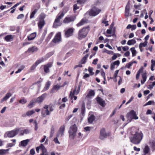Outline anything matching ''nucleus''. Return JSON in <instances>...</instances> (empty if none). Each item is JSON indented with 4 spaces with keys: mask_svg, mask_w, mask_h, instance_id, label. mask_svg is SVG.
<instances>
[{
    "mask_svg": "<svg viewBox=\"0 0 155 155\" xmlns=\"http://www.w3.org/2000/svg\"><path fill=\"white\" fill-rule=\"evenodd\" d=\"M61 33L59 32L56 34L52 41L54 43H58L61 41Z\"/></svg>",
    "mask_w": 155,
    "mask_h": 155,
    "instance_id": "obj_10",
    "label": "nucleus"
},
{
    "mask_svg": "<svg viewBox=\"0 0 155 155\" xmlns=\"http://www.w3.org/2000/svg\"><path fill=\"white\" fill-rule=\"evenodd\" d=\"M104 52H106L108 54H113V51H109V50H107L106 49H104Z\"/></svg>",
    "mask_w": 155,
    "mask_h": 155,
    "instance_id": "obj_49",
    "label": "nucleus"
},
{
    "mask_svg": "<svg viewBox=\"0 0 155 155\" xmlns=\"http://www.w3.org/2000/svg\"><path fill=\"white\" fill-rule=\"evenodd\" d=\"M119 72V70H116L114 73V77L115 78H116L117 77V75L118 74Z\"/></svg>",
    "mask_w": 155,
    "mask_h": 155,
    "instance_id": "obj_64",
    "label": "nucleus"
},
{
    "mask_svg": "<svg viewBox=\"0 0 155 155\" xmlns=\"http://www.w3.org/2000/svg\"><path fill=\"white\" fill-rule=\"evenodd\" d=\"M27 102V100L25 98H23L20 100L19 101V102L20 103L23 104H25Z\"/></svg>",
    "mask_w": 155,
    "mask_h": 155,
    "instance_id": "obj_50",
    "label": "nucleus"
},
{
    "mask_svg": "<svg viewBox=\"0 0 155 155\" xmlns=\"http://www.w3.org/2000/svg\"><path fill=\"white\" fill-rule=\"evenodd\" d=\"M12 94L10 92H8L5 95V96L2 98L1 100V102H2L7 100L11 96Z\"/></svg>",
    "mask_w": 155,
    "mask_h": 155,
    "instance_id": "obj_20",
    "label": "nucleus"
},
{
    "mask_svg": "<svg viewBox=\"0 0 155 155\" xmlns=\"http://www.w3.org/2000/svg\"><path fill=\"white\" fill-rule=\"evenodd\" d=\"M21 128H16L6 132L4 134L5 137H13L16 136L20 131Z\"/></svg>",
    "mask_w": 155,
    "mask_h": 155,
    "instance_id": "obj_5",
    "label": "nucleus"
},
{
    "mask_svg": "<svg viewBox=\"0 0 155 155\" xmlns=\"http://www.w3.org/2000/svg\"><path fill=\"white\" fill-rule=\"evenodd\" d=\"M96 100L97 102L103 107H104L105 105L104 101L102 99L99 97H97L96 98Z\"/></svg>",
    "mask_w": 155,
    "mask_h": 155,
    "instance_id": "obj_15",
    "label": "nucleus"
},
{
    "mask_svg": "<svg viewBox=\"0 0 155 155\" xmlns=\"http://www.w3.org/2000/svg\"><path fill=\"white\" fill-rule=\"evenodd\" d=\"M85 23L84 20L82 19L79 23L77 24V25L78 27H79L84 25Z\"/></svg>",
    "mask_w": 155,
    "mask_h": 155,
    "instance_id": "obj_43",
    "label": "nucleus"
},
{
    "mask_svg": "<svg viewBox=\"0 0 155 155\" xmlns=\"http://www.w3.org/2000/svg\"><path fill=\"white\" fill-rule=\"evenodd\" d=\"M46 17V15L44 13H41L39 16V20H44Z\"/></svg>",
    "mask_w": 155,
    "mask_h": 155,
    "instance_id": "obj_40",
    "label": "nucleus"
},
{
    "mask_svg": "<svg viewBox=\"0 0 155 155\" xmlns=\"http://www.w3.org/2000/svg\"><path fill=\"white\" fill-rule=\"evenodd\" d=\"M155 102L153 101H149L148 102L146 103L145 104V106H147L148 105H150L151 104L154 105Z\"/></svg>",
    "mask_w": 155,
    "mask_h": 155,
    "instance_id": "obj_48",
    "label": "nucleus"
},
{
    "mask_svg": "<svg viewBox=\"0 0 155 155\" xmlns=\"http://www.w3.org/2000/svg\"><path fill=\"white\" fill-rule=\"evenodd\" d=\"M150 145L153 147L154 149H155V142L152 141L150 143Z\"/></svg>",
    "mask_w": 155,
    "mask_h": 155,
    "instance_id": "obj_60",
    "label": "nucleus"
},
{
    "mask_svg": "<svg viewBox=\"0 0 155 155\" xmlns=\"http://www.w3.org/2000/svg\"><path fill=\"white\" fill-rule=\"evenodd\" d=\"M133 64V62H130L126 64V67L128 68H129Z\"/></svg>",
    "mask_w": 155,
    "mask_h": 155,
    "instance_id": "obj_54",
    "label": "nucleus"
},
{
    "mask_svg": "<svg viewBox=\"0 0 155 155\" xmlns=\"http://www.w3.org/2000/svg\"><path fill=\"white\" fill-rule=\"evenodd\" d=\"M83 136V134L81 132H79L78 134L77 137L79 139H81L82 138Z\"/></svg>",
    "mask_w": 155,
    "mask_h": 155,
    "instance_id": "obj_57",
    "label": "nucleus"
},
{
    "mask_svg": "<svg viewBox=\"0 0 155 155\" xmlns=\"http://www.w3.org/2000/svg\"><path fill=\"white\" fill-rule=\"evenodd\" d=\"M35 112V111L33 110L28 111L27 112V116H31L33 114H34Z\"/></svg>",
    "mask_w": 155,
    "mask_h": 155,
    "instance_id": "obj_42",
    "label": "nucleus"
},
{
    "mask_svg": "<svg viewBox=\"0 0 155 155\" xmlns=\"http://www.w3.org/2000/svg\"><path fill=\"white\" fill-rule=\"evenodd\" d=\"M45 24L44 20H40L38 23V25L39 28L41 29L44 26Z\"/></svg>",
    "mask_w": 155,
    "mask_h": 155,
    "instance_id": "obj_26",
    "label": "nucleus"
},
{
    "mask_svg": "<svg viewBox=\"0 0 155 155\" xmlns=\"http://www.w3.org/2000/svg\"><path fill=\"white\" fill-rule=\"evenodd\" d=\"M143 136V134L141 131H137L130 137V141L134 144H138L142 140Z\"/></svg>",
    "mask_w": 155,
    "mask_h": 155,
    "instance_id": "obj_1",
    "label": "nucleus"
},
{
    "mask_svg": "<svg viewBox=\"0 0 155 155\" xmlns=\"http://www.w3.org/2000/svg\"><path fill=\"white\" fill-rule=\"evenodd\" d=\"M36 36V33L34 32L29 35L27 37L28 40L31 41L33 40Z\"/></svg>",
    "mask_w": 155,
    "mask_h": 155,
    "instance_id": "obj_19",
    "label": "nucleus"
},
{
    "mask_svg": "<svg viewBox=\"0 0 155 155\" xmlns=\"http://www.w3.org/2000/svg\"><path fill=\"white\" fill-rule=\"evenodd\" d=\"M88 71L91 75H93L94 73L93 72V68H92L89 67L88 68Z\"/></svg>",
    "mask_w": 155,
    "mask_h": 155,
    "instance_id": "obj_52",
    "label": "nucleus"
},
{
    "mask_svg": "<svg viewBox=\"0 0 155 155\" xmlns=\"http://www.w3.org/2000/svg\"><path fill=\"white\" fill-rule=\"evenodd\" d=\"M87 57L86 56H84L81 60L80 62L81 64H84L86 63V60Z\"/></svg>",
    "mask_w": 155,
    "mask_h": 155,
    "instance_id": "obj_47",
    "label": "nucleus"
},
{
    "mask_svg": "<svg viewBox=\"0 0 155 155\" xmlns=\"http://www.w3.org/2000/svg\"><path fill=\"white\" fill-rule=\"evenodd\" d=\"M62 23L60 22V21L55 19L54 22L53 26L54 28H57L58 27L61 26Z\"/></svg>",
    "mask_w": 155,
    "mask_h": 155,
    "instance_id": "obj_18",
    "label": "nucleus"
},
{
    "mask_svg": "<svg viewBox=\"0 0 155 155\" xmlns=\"http://www.w3.org/2000/svg\"><path fill=\"white\" fill-rule=\"evenodd\" d=\"M64 14L63 12H60L57 15L56 19L60 21V20L64 17Z\"/></svg>",
    "mask_w": 155,
    "mask_h": 155,
    "instance_id": "obj_24",
    "label": "nucleus"
},
{
    "mask_svg": "<svg viewBox=\"0 0 155 155\" xmlns=\"http://www.w3.org/2000/svg\"><path fill=\"white\" fill-rule=\"evenodd\" d=\"M14 38V36L12 35H8L4 38L5 40L7 42L12 41Z\"/></svg>",
    "mask_w": 155,
    "mask_h": 155,
    "instance_id": "obj_17",
    "label": "nucleus"
},
{
    "mask_svg": "<svg viewBox=\"0 0 155 155\" xmlns=\"http://www.w3.org/2000/svg\"><path fill=\"white\" fill-rule=\"evenodd\" d=\"M20 131H21V135H23L24 134H27L29 133V131L28 130H21V129Z\"/></svg>",
    "mask_w": 155,
    "mask_h": 155,
    "instance_id": "obj_45",
    "label": "nucleus"
},
{
    "mask_svg": "<svg viewBox=\"0 0 155 155\" xmlns=\"http://www.w3.org/2000/svg\"><path fill=\"white\" fill-rule=\"evenodd\" d=\"M136 42L135 40L132 39L128 40L127 42V44L129 45H134Z\"/></svg>",
    "mask_w": 155,
    "mask_h": 155,
    "instance_id": "obj_30",
    "label": "nucleus"
},
{
    "mask_svg": "<svg viewBox=\"0 0 155 155\" xmlns=\"http://www.w3.org/2000/svg\"><path fill=\"white\" fill-rule=\"evenodd\" d=\"M101 11V10L95 7H94L89 11V14L91 16H95L99 14Z\"/></svg>",
    "mask_w": 155,
    "mask_h": 155,
    "instance_id": "obj_7",
    "label": "nucleus"
},
{
    "mask_svg": "<svg viewBox=\"0 0 155 155\" xmlns=\"http://www.w3.org/2000/svg\"><path fill=\"white\" fill-rule=\"evenodd\" d=\"M45 96L46 94H43L36 99V102L39 104H41L44 100Z\"/></svg>",
    "mask_w": 155,
    "mask_h": 155,
    "instance_id": "obj_14",
    "label": "nucleus"
},
{
    "mask_svg": "<svg viewBox=\"0 0 155 155\" xmlns=\"http://www.w3.org/2000/svg\"><path fill=\"white\" fill-rule=\"evenodd\" d=\"M64 14L63 12H60L57 15L56 19L60 21V20L64 17Z\"/></svg>",
    "mask_w": 155,
    "mask_h": 155,
    "instance_id": "obj_23",
    "label": "nucleus"
},
{
    "mask_svg": "<svg viewBox=\"0 0 155 155\" xmlns=\"http://www.w3.org/2000/svg\"><path fill=\"white\" fill-rule=\"evenodd\" d=\"M54 54V52H51L47 54L46 55V58H48L50 57V56L53 55Z\"/></svg>",
    "mask_w": 155,
    "mask_h": 155,
    "instance_id": "obj_51",
    "label": "nucleus"
},
{
    "mask_svg": "<svg viewBox=\"0 0 155 155\" xmlns=\"http://www.w3.org/2000/svg\"><path fill=\"white\" fill-rule=\"evenodd\" d=\"M77 131V128L75 124L70 127L68 130L69 136L70 139L73 140L75 138Z\"/></svg>",
    "mask_w": 155,
    "mask_h": 155,
    "instance_id": "obj_2",
    "label": "nucleus"
},
{
    "mask_svg": "<svg viewBox=\"0 0 155 155\" xmlns=\"http://www.w3.org/2000/svg\"><path fill=\"white\" fill-rule=\"evenodd\" d=\"M51 82L50 81H48L45 84V85L44 88V90L45 91H46L48 89L50 85Z\"/></svg>",
    "mask_w": 155,
    "mask_h": 155,
    "instance_id": "obj_33",
    "label": "nucleus"
},
{
    "mask_svg": "<svg viewBox=\"0 0 155 155\" xmlns=\"http://www.w3.org/2000/svg\"><path fill=\"white\" fill-rule=\"evenodd\" d=\"M9 149H1L0 150V155H3L6 153Z\"/></svg>",
    "mask_w": 155,
    "mask_h": 155,
    "instance_id": "obj_36",
    "label": "nucleus"
},
{
    "mask_svg": "<svg viewBox=\"0 0 155 155\" xmlns=\"http://www.w3.org/2000/svg\"><path fill=\"white\" fill-rule=\"evenodd\" d=\"M147 41H145L143 43H141L139 45V48L140 50H141V48L143 47H145L147 45Z\"/></svg>",
    "mask_w": 155,
    "mask_h": 155,
    "instance_id": "obj_35",
    "label": "nucleus"
},
{
    "mask_svg": "<svg viewBox=\"0 0 155 155\" xmlns=\"http://www.w3.org/2000/svg\"><path fill=\"white\" fill-rule=\"evenodd\" d=\"M53 106L45 105L41 110V114L44 116H45V115H49L50 114V112L53 111Z\"/></svg>",
    "mask_w": 155,
    "mask_h": 155,
    "instance_id": "obj_4",
    "label": "nucleus"
},
{
    "mask_svg": "<svg viewBox=\"0 0 155 155\" xmlns=\"http://www.w3.org/2000/svg\"><path fill=\"white\" fill-rule=\"evenodd\" d=\"M29 141L30 140L28 139L21 141L19 145H21L22 147H25L28 144Z\"/></svg>",
    "mask_w": 155,
    "mask_h": 155,
    "instance_id": "obj_21",
    "label": "nucleus"
},
{
    "mask_svg": "<svg viewBox=\"0 0 155 155\" xmlns=\"http://www.w3.org/2000/svg\"><path fill=\"white\" fill-rule=\"evenodd\" d=\"M95 119L94 116L93 115H91L89 116L88 121L89 123H91Z\"/></svg>",
    "mask_w": 155,
    "mask_h": 155,
    "instance_id": "obj_29",
    "label": "nucleus"
},
{
    "mask_svg": "<svg viewBox=\"0 0 155 155\" xmlns=\"http://www.w3.org/2000/svg\"><path fill=\"white\" fill-rule=\"evenodd\" d=\"M89 29L88 27H84L80 30L78 31V38L81 40L85 38L89 32Z\"/></svg>",
    "mask_w": 155,
    "mask_h": 155,
    "instance_id": "obj_3",
    "label": "nucleus"
},
{
    "mask_svg": "<svg viewBox=\"0 0 155 155\" xmlns=\"http://www.w3.org/2000/svg\"><path fill=\"white\" fill-rule=\"evenodd\" d=\"M130 5L127 4L125 8V15L128 16L129 14Z\"/></svg>",
    "mask_w": 155,
    "mask_h": 155,
    "instance_id": "obj_28",
    "label": "nucleus"
},
{
    "mask_svg": "<svg viewBox=\"0 0 155 155\" xmlns=\"http://www.w3.org/2000/svg\"><path fill=\"white\" fill-rule=\"evenodd\" d=\"M130 50L132 52V56L134 57L135 56L136 54V51L135 49L134 48H130Z\"/></svg>",
    "mask_w": 155,
    "mask_h": 155,
    "instance_id": "obj_38",
    "label": "nucleus"
},
{
    "mask_svg": "<svg viewBox=\"0 0 155 155\" xmlns=\"http://www.w3.org/2000/svg\"><path fill=\"white\" fill-rule=\"evenodd\" d=\"M129 49V47L127 46H126L122 47L123 50L124 51H127Z\"/></svg>",
    "mask_w": 155,
    "mask_h": 155,
    "instance_id": "obj_61",
    "label": "nucleus"
},
{
    "mask_svg": "<svg viewBox=\"0 0 155 155\" xmlns=\"http://www.w3.org/2000/svg\"><path fill=\"white\" fill-rule=\"evenodd\" d=\"M74 95H75L73 93H72V92H71V93L70 94V96H71V99L72 100L73 99H74V100H76L77 99V97L75 96Z\"/></svg>",
    "mask_w": 155,
    "mask_h": 155,
    "instance_id": "obj_41",
    "label": "nucleus"
},
{
    "mask_svg": "<svg viewBox=\"0 0 155 155\" xmlns=\"http://www.w3.org/2000/svg\"><path fill=\"white\" fill-rule=\"evenodd\" d=\"M74 29L73 28L68 29L65 32V36L66 37L68 38L73 35Z\"/></svg>",
    "mask_w": 155,
    "mask_h": 155,
    "instance_id": "obj_9",
    "label": "nucleus"
},
{
    "mask_svg": "<svg viewBox=\"0 0 155 155\" xmlns=\"http://www.w3.org/2000/svg\"><path fill=\"white\" fill-rule=\"evenodd\" d=\"M52 64L50 62L46 65L44 66V71L45 73H48L49 72V68L52 66Z\"/></svg>",
    "mask_w": 155,
    "mask_h": 155,
    "instance_id": "obj_13",
    "label": "nucleus"
},
{
    "mask_svg": "<svg viewBox=\"0 0 155 155\" xmlns=\"http://www.w3.org/2000/svg\"><path fill=\"white\" fill-rule=\"evenodd\" d=\"M108 21L106 20V18L105 17L103 18V20L102 21V23L105 24V26H107L109 25V24L108 23Z\"/></svg>",
    "mask_w": 155,
    "mask_h": 155,
    "instance_id": "obj_44",
    "label": "nucleus"
},
{
    "mask_svg": "<svg viewBox=\"0 0 155 155\" xmlns=\"http://www.w3.org/2000/svg\"><path fill=\"white\" fill-rule=\"evenodd\" d=\"M74 11L75 12L79 8V7L76 4L74 5L73 6Z\"/></svg>",
    "mask_w": 155,
    "mask_h": 155,
    "instance_id": "obj_63",
    "label": "nucleus"
},
{
    "mask_svg": "<svg viewBox=\"0 0 155 155\" xmlns=\"http://www.w3.org/2000/svg\"><path fill=\"white\" fill-rule=\"evenodd\" d=\"M95 93L94 91L91 90L88 92L86 98L89 100L94 96Z\"/></svg>",
    "mask_w": 155,
    "mask_h": 155,
    "instance_id": "obj_12",
    "label": "nucleus"
},
{
    "mask_svg": "<svg viewBox=\"0 0 155 155\" xmlns=\"http://www.w3.org/2000/svg\"><path fill=\"white\" fill-rule=\"evenodd\" d=\"M61 87V86L60 85L58 84L54 85L52 89L51 92H54L55 90L57 91Z\"/></svg>",
    "mask_w": 155,
    "mask_h": 155,
    "instance_id": "obj_27",
    "label": "nucleus"
},
{
    "mask_svg": "<svg viewBox=\"0 0 155 155\" xmlns=\"http://www.w3.org/2000/svg\"><path fill=\"white\" fill-rule=\"evenodd\" d=\"M15 145V144L12 143H8L7 144L6 146L7 147H12Z\"/></svg>",
    "mask_w": 155,
    "mask_h": 155,
    "instance_id": "obj_58",
    "label": "nucleus"
},
{
    "mask_svg": "<svg viewBox=\"0 0 155 155\" xmlns=\"http://www.w3.org/2000/svg\"><path fill=\"white\" fill-rule=\"evenodd\" d=\"M37 11V10L35 9L33 12H32L30 16V18H32L34 17Z\"/></svg>",
    "mask_w": 155,
    "mask_h": 155,
    "instance_id": "obj_46",
    "label": "nucleus"
},
{
    "mask_svg": "<svg viewBox=\"0 0 155 155\" xmlns=\"http://www.w3.org/2000/svg\"><path fill=\"white\" fill-rule=\"evenodd\" d=\"M25 68V67L23 66H22L21 67V69H19L18 70L16 71V73H18L20 72L22 70H23Z\"/></svg>",
    "mask_w": 155,
    "mask_h": 155,
    "instance_id": "obj_59",
    "label": "nucleus"
},
{
    "mask_svg": "<svg viewBox=\"0 0 155 155\" xmlns=\"http://www.w3.org/2000/svg\"><path fill=\"white\" fill-rule=\"evenodd\" d=\"M112 63L114 65H117L118 66L120 64V61L118 60H117L114 61V62Z\"/></svg>",
    "mask_w": 155,
    "mask_h": 155,
    "instance_id": "obj_62",
    "label": "nucleus"
},
{
    "mask_svg": "<svg viewBox=\"0 0 155 155\" xmlns=\"http://www.w3.org/2000/svg\"><path fill=\"white\" fill-rule=\"evenodd\" d=\"M147 73L145 72L143 73L142 75V78L141 82L142 84H143L144 82L146 81L147 79Z\"/></svg>",
    "mask_w": 155,
    "mask_h": 155,
    "instance_id": "obj_25",
    "label": "nucleus"
},
{
    "mask_svg": "<svg viewBox=\"0 0 155 155\" xmlns=\"http://www.w3.org/2000/svg\"><path fill=\"white\" fill-rule=\"evenodd\" d=\"M57 137H57L55 138L54 139V141L55 143L56 144H60V143Z\"/></svg>",
    "mask_w": 155,
    "mask_h": 155,
    "instance_id": "obj_56",
    "label": "nucleus"
},
{
    "mask_svg": "<svg viewBox=\"0 0 155 155\" xmlns=\"http://www.w3.org/2000/svg\"><path fill=\"white\" fill-rule=\"evenodd\" d=\"M85 0H78L77 1L78 3L80 4H84L85 2Z\"/></svg>",
    "mask_w": 155,
    "mask_h": 155,
    "instance_id": "obj_53",
    "label": "nucleus"
},
{
    "mask_svg": "<svg viewBox=\"0 0 155 155\" xmlns=\"http://www.w3.org/2000/svg\"><path fill=\"white\" fill-rule=\"evenodd\" d=\"M40 147L41 148V150L42 151V153H45L46 151V150L45 147L44 146L43 144H41L40 145Z\"/></svg>",
    "mask_w": 155,
    "mask_h": 155,
    "instance_id": "obj_37",
    "label": "nucleus"
},
{
    "mask_svg": "<svg viewBox=\"0 0 155 155\" xmlns=\"http://www.w3.org/2000/svg\"><path fill=\"white\" fill-rule=\"evenodd\" d=\"M81 86L80 85H79L77 89V90L76 88H75L73 91V93L74 94H75V95H77L79 93L80 89Z\"/></svg>",
    "mask_w": 155,
    "mask_h": 155,
    "instance_id": "obj_32",
    "label": "nucleus"
},
{
    "mask_svg": "<svg viewBox=\"0 0 155 155\" xmlns=\"http://www.w3.org/2000/svg\"><path fill=\"white\" fill-rule=\"evenodd\" d=\"M46 60V58H41L38 60H37L35 62L38 65L44 61Z\"/></svg>",
    "mask_w": 155,
    "mask_h": 155,
    "instance_id": "obj_34",
    "label": "nucleus"
},
{
    "mask_svg": "<svg viewBox=\"0 0 155 155\" xmlns=\"http://www.w3.org/2000/svg\"><path fill=\"white\" fill-rule=\"evenodd\" d=\"M38 50V48L35 47H33L31 48H30L27 50V51L29 53H33L37 51Z\"/></svg>",
    "mask_w": 155,
    "mask_h": 155,
    "instance_id": "obj_22",
    "label": "nucleus"
},
{
    "mask_svg": "<svg viewBox=\"0 0 155 155\" xmlns=\"http://www.w3.org/2000/svg\"><path fill=\"white\" fill-rule=\"evenodd\" d=\"M150 148L147 145H146L143 149V152L145 154L148 153L150 151Z\"/></svg>",
    "mask_w": 155,
    "mask_h": 155,
    "instance_id": "obj_31",
    "label": "nucleus"
},
{
    "mask_svg": "<svg viewBox=\"0 0 155 155\" xmlns=\"http://www.w3.org/2000/svg\"><path fill=\"white\" fill-rule=\"evenodd\" d=\"M65 130V127L64 126H61L58 131L57 134V137H61L64 135V131Z\"/></svg>",
    "mask_w": 155,
    "mask_h": 155,
    "instance_id": "obj_11",
    "label": "nucleus"
},
{
    "mask_svg": "<svg viewBox=\"0 0 155 155\" xmlns=\"http://www.w3.org/2000/svg\"><path fill=\"white\" fill-rule=\"evenodd\" d=\"M38 65L37 64H36V63L35 62V63L31 68V70H34Z\"/></svg>",
    "mask_w": 155,
    "mask_h": 155,
    "instance_id": "obj_55",
    "label": "nucleus"
},
{
    "mask_svg": "<svg viewBox=\"0 0 155 155\" xmlns=\"http://www.w3.org/2000/svg\"><path fill=\"white\" fill-rule=\"evenodd\" d=\"M126 117L129 122H130L133 119L137 120L138 117L137 116L136 112L133 110H131L130 112L127 113Z\"/></svg>",
    "mask_w": 155,
    "mask_h": 155,
    "instance_id": "obj_6",
    "label": "nucleus"
},
{
    "mask_svg": "<svg viewBox=\"0 0 155 155\" xmlns=\"http://www.w3.org/2000/svg\"><path fill=\"white\" fill-rule=\"evenodd\" d=\"M151 70L152 71L154 70V68L155 67V60H152L151 61Z\"/></svg>",
    "mask_w": 155,
    "mask_h": 155,
    "instance_id": "obj_39",
    "label": "nucleus"
},
{
    "mask_svg": "<svg viewBox=\"0 0 155 155\" xmlns=\"http://www.w3.org/2000/svg\"><path fill=\"white\" fill-rule=\"evenodd\" d=\"M107 135L105 132V130L104 128L101 129L100 131V138L102 139L106 138Z\"/></svg>",
    "mask_w": 155,
    "mask_h": 155,
    "instance_id": "obj_16",
    "label": "nucleus"
},
{
    "mask_svg": "<svg viewBox=\"0 0 155 155\" xmlns=\"http://www.w3.org/2000/svg\"><path fill=\"white\" fill-rule=\"evenodd\" d=\"M75 19V17L74 16H67L64 18L63 22L65 24H68L73 21Z\"/></svg>",
    "mask_w": 155,
    "mask_h": 155,
    "instance_id": "obj_8",
    "label": "nucleus"
}]
</instances>
